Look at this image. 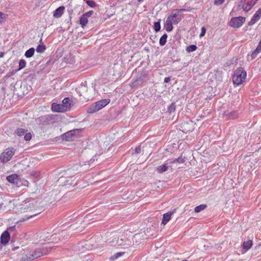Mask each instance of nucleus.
Returning <instances> with one entry per match:
<instances>
[{
	"instance_id": "obj_32",
	"label": "nucleus",
	"mask_w": 261,
	"mask_h": 261,
	"mask_svg": "<svg viewBox=\"0 0 261 261\" xmlns=\"http://www.w3.org/2000/svg\"><path fill=\"white\" fill-rule=\"evenodd\" d=\"M197 47L196 45H191L187 46L186 51L189 53L193 52L197 49Z\"/></svg>"
},
{
	"instance_id": "obj_31",
	"label": "nucleus",
	"mask_w": 261,
	"mask_h": 261,
	"mask_svg": "<svg viewBox=\"0 0 261 261\" xmlns=\"http://www.w3.org/2000/svg\"><path fill=\"white\" fill-rule=\"evenodd\" d=\"M75 62V57L72 54H70L69 58L66 59V64H72Z\"/></svg>"
},
{
	"instance_id": "obj_15",
	"label": "nucleus",
	"mask_w": 261,
	"mask_h": 261,
	"mask_svg": "<svg viewBox=\"0 0 261 261\" xmlns=\"http://www.w3.org/2000/svg\"><path fill=\"white\" fill-rule=\"evenodd\" d=\"M255 3L256 1H248L246 3H244V4H243L242 8L244 10V11L248 12L252 9L253 6L255 4Z\"/></svg>"
},
{
	"instance_id": "obj_50",
	"label": "nucleus",
	"mask_w": 261,
	"mask_h": 261,
	"mask_svg": "<svg viewBox=\"0 0 261 261\" xmlns=\"http://www.w3.org/2000/svg\"><path fill=\"white\" fill-rule=\"evenodd\" d=\"M257 48H258L261 51V40L259 41L258 44L257 46Z\"/></svg>"
},
{
	"instance_id": "obj_25",
	"label": "nucleus",
	"mask_w": 261,
	"mask_h": 261,
	"mask_svg": "<svg viewBox=\"0 0 261 261\" xmlns=\"http://www.w3.org/2000/svg\"><path fill=\"white\" fill-rule=\"evenodd\" d=\"M167 34H164L160 39L159 43L161 46H164L166 44L167 42Z\"/></svg>"
},
{
	"instance_id": "obj_53",
	"label": "nucleus",
	"mask_w": 261,
	"mask_h": 261,
	"mask_svg": "<svg viewBox=\"0 0 261 261\" xmlns=\"http://www.w3.org/2000/svg\"><path fill=\"white\" fill-rule=\"evenodd\" d=\"M61 137H62V139H63V140H64V138H65V133H64L63 134H62V135H61Z\"/></svg>"
},
{
	"instance_id": "obj_29",
	"label": "nucleus",
	"mask_w": 261,
	"mask_h": 261,
	"mask_svg": "<svg viewBox=\"0 0 261 261\" xmlns=\"http://www.w3.org/2000/svg\"><path fill=\"white\" fill-rule=\"evenodd\" d=\"M160 19L158 21L154 22L153 29L155 32L160 31L161 29Z\"/></svg>"
},
{
	"instance_id": "obj_1",
	"label": "nucleus",
	"mask_w": 261,
	"mask_h": 261,
	"mask_svg": "<svg viewBox=\"0 0 261 261\" xmlns=\"http://www.w3.org/2000/svg\"><path fill=\"white\" fill-rule=\"evenodd\" d=\"M51 247L48 244H44L42 247L36 249H30L26 254L28 260H33L41 256L46 255L50 251Z\"/></svg>"
},
{
	"instance_id": "obj_4",
	"label": "nucleus",
	"mask_w": 261,
	"mask_h": 261,
	"mask_svg": "<svg viewBox=\"0 0 261 261\" xmlns=\"http://www.w3.org/2000/svg\"><path fill=\"white\" fill-rule=\"evenodd\" d=\"M247 73L242 67L237 68L234 72L232 81L234 85H240L245 82Z\"/></svg>"
},
{
	"instance_id": "obj_55",
	"label": "nucleus",
	"mask_w": 261,
	"mask_h": 261,
	"mask_svg": "<svg viewBox=\"0 0 261 261\" xmlns=\"http://www.w3.org/2000/svg\"><path fill=\"white\" fill-rule=\"evenodd\" d=\"M72 130H75V131H76V130H82L81 129H77V128H76V129H72Z\"/></svg>"
},
{
	"instance_id": "obj_7",
	"label": "nucleus",
	"mask_w": 261,
	"mask_h": 261,
	"mask_svg": "<svg viewBox=\"0 0 261 261\" xmlns=\"http://www.w3.org/2000/svg\"><path fill=\"white\" fill-rule=\"evenodd\" d=\"M245 20V17L242 16L232 17L229 22V25L233 28H239L243 24Z\"/></svg>"
},
{
	"instance_id": "obj_47",
	"label": "nucleus",
	"mask_w": 261,
	"mask_h": 261,
	"mask_svg": "<svg viewBox=\"0 0 261 261\" xmlns=\"http://www.w3.org/2000/svg\"><path fill=\"white\" fill-rule=\"evenodd\" d=\"M5 14L2 12H0V23H2L4 18Z\"/></svg>"
},
{
	"instance_id": "obj_28",
	"label": "nucleus",
	"mask_w": 261,
	"mask_h": 261,
	"mask_svg": "<svg viewBox=\"0 0 261 261\" xmlns=\"http://www.w3.org/2000/svg\"><path fill=\"white\" fill-rule=\"evenodd\" d=\"M26 62L23 59H21L19 62V68L16 70L14 72L15 73L16 71H19L25 67Z\"/></svg>"
},
{
	"instance_id": "obj_10",
	"label": "nucleus",
	"mask_w": 261,
	"mask_h": 261,
	"mask_svg": "<svg viewBox=\"0 0 261 261\" xmlns=\"http://www.w3.org/2000/svg\"><path fill=\"white\" fill-rule=\"evenodd\" d=\"M77 100L73 97H66V112L75 108Z\"/></svg>"
},
{
	"instance_id": "obj_22",
	"label": "nucleus",
	"mask_w": 261,
	"mask_h": 261,
	"mask_svg": "<svg viewBox=\"0 0 261 261\" xmlns=\"http://www.w3.org/2000/svg\"><path fill=\"white\" fill-rule=\"evenodd\" d=\"M88 18L85 17L84 15H82L80 19V23L81 27L84 28L88 23Z\"/></svg>"
},
{
	"instance_id": "obj_19",
	"label": "nucleus",
	"mask_w": 261,
	"mask_h": 261,
	"mask_svg": "<svg viewBox=\"0 0 261 261\" xmlns=\"http://www.w3.org/2000/svg\"><path fill=\"white\" fill-rule=\"evenodd\" d=\"M7 180L11 184H17L18 180V176L15 174L9 175L7 177Z\"/></svg>"
},
{
	"instance_id": "obj_36",
	"label": "nucleus",
	"mask_w": 261,
	"mask_h": 261,
	"mask_svg": "<svg viewBox=\"0 0 261 261\" xmlns=\"http://www.w3.org/2000/svg\"><path fill=\"white\" fill-rule=\"evenodd\" d=\"M185 162V160L184 158H182L181 156H180V157H178V158L172 161V163H178L181 164V163H184Z\"/></svg>"
},
{
	"instance_id": "obj_46",
	"label": "nucleus",
	"mask_w": 261,
	"mask_h": 261,
	"mask_svg": "<svg viewBox=\"0 0 261 261\" xmlns=\"http://www.w3.org/2000/svg\"><path fill=\"white\" fill-rule=\"evenodd\" d=\"M205 31H206V30H205V28L204 27H202L201 28V32L200 33V37L203 36L205 35Z\"/></svg>"
},
{
	"instance_id": "obj_14",
	"label": "nucleus",
	"mask_w": 261,
	"mask_h": 261,
	"mask_svg": "<svg viewBox=\"0 0 261 261\" xmlns=\"http://www.w3.org/2000/svg\"><path fill=\"white\" fill-rule=\"evenodd\" d=\"M239 114L237 111H225L224 113V116L227 119H234L238 117Z\"/></svg>"
},
{
	"instance_id": "obj_13",
	"label": "nucleus",
	"mask_w": 261,
	"mask_h": 261,
	"mask_svg": "<svg viewBox=\"0 0 261 261\" xmlns=\"http://www.w3.org/2000/svg\"><path fill=\"white\" fill-rule=\"evenodd\" d=\"M10 239V235L7 230L4 231L1 236V243L3 245H6Z\"/></svg>"
},
{
	"instance_id": "obj_11",
	"label": "nucleus",
	"mask_w": 261,
	"mask_h": 261,
	"mask_svg": "<svg viewBox=\"0 0 261 261\" xmlns=\"http://www.w3.org/2000/svg\"><path fill=\"white\" fill-rule=\"evenodd\" d=\"M51 110L54 112H62L65 111V98L62 100V105L54 102L51 105Z\"/></svg>"
},
{
	"instance_id": "obj_20",
	"label": "nucleus",
	"mask_w": 261,
	"mask_h": 261,
	"mask_svg": "<svg viewBox=\"0 0 261 261\" xmlns=\"http://www.w3.org/2000/svg\"><path fill=\"white\" fill-rule=\"evenodd\" d=\"M168 167L166 164L161 165L158 167L156 171L159 173H163L168 170Z\"/></svg>"
},
{
	"instance_id": "obj_27",
	"label": "nucleus",
	"mask_w": 261,
	"mask_h": 261,
	"mask_svg": "<svg viewBox=\"0 0 261 261\" xmlns=\"http://www.w3.org/2000/svg\"><path fill=\"white\" fill-rule=\"evenodd\" d=\"M46 49V46L43 44H39L36 47V51L37 53H43Z\"/></svg>"
},
{
	"instance_id": "obj_9",
	"label": "nucleus",
	"mask_w": 261,
	"mask_h": 261,
	"mask_svg": "<svg viewBox=\"0 0 261 261\" xmlns=\"http://www.w3.org/2000/svg\"><path fill=\"white\" fill-rule=\"evenodd\" d=\"M167 18L174 24H178L181 20V16L175 10L172 11L171 14Z\"/></svg>"
},
{
	"instance_id": "obj_33",
	"label": "nucleus",
	"mask_w": 261,
	"mask_h": 261,
	"mask_svg": "<svg viewBox=\"0 0 261 261\" xmlns=\"http://www.w3.org/2000/svg\"><path fill=\"white\" fill-rule=\"evenodd\" d=\"M261 51L258 49L257 48V47L256 48V49L255 50H254L252 53H251V59H255L257 55Z\"/></svg>"
},
{
	"instance_id": "obj_8",
	"label": "nucleus",
	"mask_w": 261,
	"mask_h": 261,
	"mask_svg": "<svg viewBox=\"0 0 261 261\" xmlns=\"http://www.w3.org/2000/svg\"><path fill=\"white\" fill-rule=\"evenodd\" d=\"M62 119L60 114H48L44 116L42 119L46 123L50 124L58 122Z\"/></svg>"
},
{
	"instance_id": "obj_34",
	"label": "nucleus",
	"mask_w": 261,
	"mask_h": 261,
	"mask_svg": "<svg viewBox=\"0 0 261 261\" xmlns=\"http://www.w3.org/2000/svg\"><path fill=\"white\" fill-rule=\"evenodd\" d=\"M253 16L258 20L261 17V8L258 9L257 11L254 13Z\"/></svg>"
},
{
	"instance_id": "obj_39",
	"label": "nucleus",
	"mask_w": 261,
	"mask_h": 261,
	"mask_svg": "<svg viewBox=\"0 0 261 261\" xmlns=\"http://www.w3.org/2000/svg\"><path fill=\"white\" fill-rule=\"evenodd\" d=\"M86 3L91 8H94L96 6L95 3L93 1H87Z\"/></svg>"
},
{
	"instance_id": "obj_54",
	"label": "nucleus",
	"mask_w": 261,
	"mask_h": 261,
	"mask_svg": "<svg viewBox=\"0 0 261 261\" xmlns=\"http://www.w3.org/2000/svg\"><path fill=\"white\" fill-rule=\"evenodd\" d=\"M3 206V203H0V211L1 210Z\"/></svg>"
},
{
	"instance_id": "obj_2",
	"label": "nucleus",
	"mask_w": 261,
	"mask_h": 261,
	"mask_svg": "<svg viewBox=\"0 0 261 261\" xmlns=\"http://www.w3.org/2000/svg\"><path fill=\"white\" fill-rule=\"evenodd\" d=\"M38 208L39 207L37 201L32 198H28L23 201L21 210L24 213H28L37 211Z\"/></svg>"
},
{
	"instance_id": "obj_24",
	"label": "nucleus",
	"mask_w": 261,
	"mask_h": 261,
	"mask_svg": "<svg viewBox=\"0 0 261 261\" xmlns=\"http://www.w3.org/2000/svg\"><path fill=\"white\" fill-rule=\"evenodd\" d=\"M34 53L35 49L33 47H31L25 51L24 56L25 57L29 58L33 56Z\"/></svg>"
},
{
	"instance_id": "obj_49",
	"label": "nucleus",
	"mask_w": 261,
	"mask_h": 261,
	"mask_svg": "<svg viewBox=\"0 0 261 261\" xmlns=\"http://www.w3.org/2000/svg\"><path fill=\"white\" fill-rule=\"evenodd\" d=\"M170 81V77H166L164 79V83H167Z\"/></svg>"
},
{
	"instance_id": "obj_23",
	"label": "nucleus",
	"mask_w": 261,
	"mask_h": 261,
	"mask_svg": "<svg viewBox=\"0 0 261 261\" xmlns=\"http://www.w3.org/2000/svg\"><path fill=\"white\" fill-rule=\"evenodd\" d=\"M207 207V205L205 204H201L198 206H196L194 208V212L195 213H199L201 211L204 210Z\"/></svg>"
},
{
	"instance_id": "obj_21",
	"label": "nucleus",
	"mask_w": 261,
	"mask_h": 261,
	"mask_svg": "<svg viewBox=\"0 0 261 261\" xmlns=\"http://www.w3.org/2000/svg\"><path fill=\"white\" fill-rule=\"evenodd\" d=\"M252 245V241L249 240L248 241L244 242L242 244V247L243 249L245 250L246 251H247L251 248Z\"/></svg>"
},
{
	"instance_id": "obj_52",
	"label": "nucleus",
	"mask_w": 261,
	"mask_h": 261,
	"mask_svg": "<svg viewBox=\"0 0 261 261\" xmlns=\"http://www.w3.org/2000/svg\"><path fill=\"white\" fill-rule=\"evenodd\" d=\"M4 53L3 52H0V58L3 57Z\"/></svg>"
},
{
	"instance_id": "obj_45",
	"label": "nucleus",
	"mask_w": 261,
	"mask_h": 261,
	"mask_svg": "<svg viewBox=\"0 0 261 261\" xmlns=\"http://www.w3.org/2000/svg\"><path fill=\"white\" fill-rule=\"evenodd\" d=\"M176 12H177L179 14L181 12L188 11L187 9H175Z\"/></svg>"
},
{
	"instance_id": "obj_60",
	"label": "nucleus",
	"mask_w": 261,
	"mask_h": 261,
	"mask_svg": "<svg viewBox=\"0 0 261 261\" xmlns=\"http://www.w3.org/2000/svg\"><path fill=\"white\" fill-rule=\"evenodd\" d=\"M182 261H188L187 259H183Z\"/></svg>"
},
{
	"instance_id": "obj_42",
	"label": "nucleus",
	"mask_w": 261,
	"mask_h": 261,
	"mask_svg": "<svg viewBox=\"0 0 261 261\" xmlns=\"http://www.w3.org/2000/svg\"><path fill=\"white\" fill-rule=\"evenodd\" d=\"M93 13V11H89L87 12L84 13L83 15H84L87 18H89Z\"/></svg>"
},
{
	"instance_id": "obj_3",
	"label": "nucleus",
	"mask_w": 261,
	"mask_h": 261,
	"mask_svg": "<svg viewBox=\"0 0 261 261\" xmlns=\"http://www.w3.org/2000/svg\"><path fill=\"white\" fill-rule=\"evenodd\" d=\"M109 244L112 246L122 248H127L131 245L130 241L125 237L120 239L113 237L109 239Z\"/></svg>"
},
{
	"instance_id": "obj_5",
	"label": "nucleus",
	"mask_w": 261,
	"mask_h": 261,
	"mask_svg": "<svg viewBox=\"0 0 261 261\" xmlns=\"http://www.w3.org/2000/svg\"><path fill=\"white\" fill-rule=\"evenodd\" d=\"M110 102L109 99L100 100L89 107L87 111L88 113H94L106 106Z\"/></svg>"
},
{
	"instance_id": "obj_51",
	"label": "nucleus",
	"mask_w": 261,
	"mask_h": 261,
	"mask_svg": "<svg viewBox=\"0 0 261 261\" xmlns=\"http://www.w3.org/2000/svg\"><path fill=\"white\" fill-rule=\"evenodd\" d=\"M15 130H21V131H22V130H27L25 129H23V128H18Z\"/></svg>"
},
{
	"instance_id": "obj_56",
	"label": "nucleus",
	"mask_w": 261,
	"mask_h": 261,
	"mask_svg": "<svg viewBox=\"0 0 261 261\" xmlns=\"http://www.w3.org/2000/svg\"><path fill=\"white\" fill-rule=\"evenodd\" d=\"M144 0H138V2L139 3H142Z\"/></svg>"
},
{
	"instance_id": "obj_40",
	"label": "nucleus",
	"mask_w": 261,
	"mask_h": 261,
	"mask_svg": "<svg viewBox=\"0 0 261 261\" xmlns=\"http://www.w3.org/2000/svg\"><path fill=\"white\" fill-rule=\"evenodd\" d=\"M32 138V134L30 132L27 133L24 137V139L25 141H30Z\"/></svg>"
},
{
	"instance_id": "obj_18",
	"label": "nucleus",
	"mask_w": 261,
	"mask_h": 261,
	"mask_svg": "<svg viewBox=\"0 0 261 261\" xmlns=\"http://www.w3.org/2000/svg\"><path fill=\"white\" fill-rule=\"evenodd\" d=\"M173 212H168L163 215L162 223L164 225H166L171 219V216L172 215Z\"/></svg>"
},
{
	"instance_id": "obj_38",
	"label": "nucleus",
	"mask_w": 261,
	"mask_h": 261,
	"mask_svg": "<svg viewBox=\"0 0 261 261\" xmlns=\"http://www.w3.org/2000/svg\"><path fill=\"white\" fill-rule=\"evenodd\" d=\"M257 21L258 20L256 18L252 16L251 20L249 21L248 24L249 26H251L255 24Z\"/></svg>"
},
{
	"instance_id": "obj_26",
	"label": "nucleus",
	"mask_w": 261,
	"mask_h": 261,
	"mask_svg": "<svg viewBox=\"0 0 261 261\" xmlns=\"http://www.w3.org/2000/svg\"><path fill=\"white\" fill-rule=\"evenodd\" d=\"M176 110V105L175 103H171L168 107L167 112L169 114H171L172 113L174 112Z\"/></svg>"
},
{
	"instance_id": "obj_44",
	"label": "nucleus",
	"mask_w": 261,
	"mask_h": 261,
	"mask_svg": "<svg viewBox=\"0 0 261 261\" xmlns=\"http://www.w3.org/2000/svg\"><path fill=\"white\" fill-rule=\"evenodd\" d=\"M141 146H138L136 147V148L135 149V153L138 154V153H141Z\"/></svg>"
},
{
	"instance_id": "obj_30",
	"label": "nucleus",
	"mask_w": 261,
	"mask_h": 261,
	"mask_svg": "<svg viewBox=\"0 0 261 261\" xmlns=\"http://www.w3.org/2000/svg\"><path fill=\"white\" fill-rule=\"evenodd\" d=\"M88 88L87 87V82H84L82 83L81 86L80 87V92H84L87 91Z\"/></svg>"
},
{
	"instance_id": "obj_37",
	"label": "nucleus",
	"mask_w": 261,
	"mask_h": 261,
	"mask_svg": "<svg viewBox=\"0 0 261 261\" xmlns=\"http://www.w3.org/2000/svg\"><path fill=\"white\" fill-rule=\"evenodd\" d=\"M75 133H76V132H66V141H69L72 140V139H71V138L69 137V136L70 135H72Z\"/></svg>"
},
{
	"instance_id": "obj_58",
	"label": "nucleus",
	"mask_w": 261,
	"mask_h": 261,
	"mask_svg": "<svg viewBox=\"0 0 261 261\" xmlns=\"http://www.w3.org/2000/svg\"><path fill=\"white\" fill-rule=\"evenodd\" d=\"M243 1H244L245 2H246V1H245V0H242V1L241 2V3H242H242H243Z\"/></svg>"
},
{
	"instance_id": "obj_43",
	"label": "nucleus",
	"mask_w": 261,
	"mask_h": 261,
	"mask_svg": "<svg viewBox=\"0 0 261 261\" xmlns=\"http://www.w3.org/2000/svg\"><path fill=\"white\" fill-rule=\"evenodd\" d=\"M224 2V0H215L214 4L215 5H220L222 4Z\"/></svg>"
},
{
	"instance_id": "obj_48",
	"label": "nucleus",
	"mask_w": 261,
	"mask_h": 261,
	"mask_svg": "<svg viewBox=\"0 0 261 261\" xmlns=\"http://www.w3.org/2000/svg\"><path fill=\"white\" fill-rule=\"evenodd\" d=\"M16 132V134H17V135L18 136H20L24 135L26 132H19V131H18V132Z\"/></svg>"
},
{
	"instance_id": "obj_41",
	"label": "nucleus",
	"mask_w": 261,
	"mask_h": 261,
	"mask_svg": "<svg viewBox=\"0 0 261 261\" xmlns=\"http://www.w3.org/2000/svg\"><path fill=\"white\" fill-rule=\"evenodd\" d=\"M93 13V11H89L87 12L84 13L83 15H84L87 18H89Z\"/></svg>"
},
{
	"instance_id": "obj_59",
	"label": "nucleus",
	"mask_w": 261,
	"mask_h": 261,
	"mask_svg": "<svg viewBox=\"0 0 261 261\" xmlns=\"http://www.w3.org/2000/svg\"><path fill=\"white\" fill-rule=\"evenodd\" d=\"M11 229H15V226H13L11 228Z\"/></svg>"
},
{
	"instance_id": "obj_16",
	"label": "nucleus",
	"mask_w": 261,
	"mask_h": 261,
	"mask_svg": "<svg viewBox=\"0 0 261 261\" xmlns=\"http://www.w3.org/2000/svg\"><path fill=\"white\" fill-rule=\"evenodd\" d=\"M65 7L63 6H60L56 9L54 12V16L56 18L61 17L64 13Z\"/></svg>"
},
{
	"instance_id": "obj_35",
	"label": "nucleus",
	"mask_w": 261,
	"mask_h": 261,
	"mask_svg": "<svg viewBox=\"0 0 261 261\" xmlns=\"http://www.w3.org/2000/svg\"><path fill=\"white\" fill-rule=\"evenodd\" d=\"M124 254L123 252H117L114 254L113 256H112L110 258L111 260H114L116 259H117L119 257L122 256Z\"/></svg>"
},
{
	"instance_id": "obj_6",
	"label": "nucleus",
	"mask_w": 261,
	"mask_h": 261,
	"mask_svg": "<svg viewBox=\"0 0 261 261\" xmlns=\"http://www.w3.org/2000/svg\"><path fill=\"white\" fill-rule=\"evenodd\" d=\"M15 150L13 148H9L6 150L5 151L3 152L1 156L0 160L3 163H6L9 161L12 157L14 155Z\"/></svg>"
},
{
	"instance_id": "obj_57",
	"label": "nucleus",
	"mask_w": 261,
	"mask_h": 261,
	"mask_svg": "<svg viewBox=\"0 0 261 261\" xmlns=\"http://www.w3.org/2000/svg\"><path fill=\"white\" fill-rule=\"evenodd\" d=\"M10 75H11V74H7V76H6L8 77H10Z\"/></svg>"
},
{
	"instance_id": "obj_12",
	"label": "nucleus",
	"mask_w": 261,
	"mask_h": 261,
	"mask_svg": "<svg viewBox=\"0 0 261 261\" xmlns=\"http://www.w3.org/2000/svg\"><path fill=\"white\" fill-rule=\"evenodd\" d=\"M42 212L41 208H38L37 211H33V212H29L30 214H27L25 215L20 220V222L24 221L27 220H29L35 216H36L40 214Z\"/></svg>"
},
{
	"instance_id": "obj_17",
	"label": "nucleus",
	"mask_w": 261,
	"mask_h": 261,
	"mask_svg": "<svg viewBox=\"0 0 261 261\" xmlns=\"http://www.w3.org/2000/svg\"><path fill=\"white\" fill-rule=\"evenodd\" d=\"M164 28L168 32L172 31L173 29L172 22L168 18L164 24Z\"/></svg>"
}]
</instances>
